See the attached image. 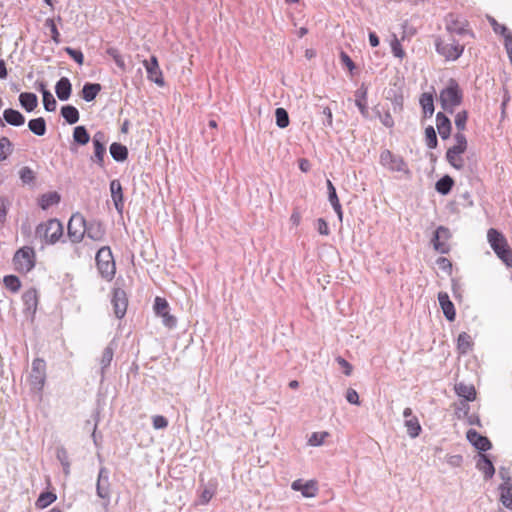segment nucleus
I'll return each mask as SVG.
<instances>
[{
    "label": "nucleus",
    "mask_w": 512,
    "mask_h": 512,
    "mask_svg": "<svg viewBox=\"0 0 512 512\" xmlns=\"http://www.w3.org/2000/svg\"><path fill=\"white\" fill-rule=\"evenodd\" d=\"M488 242L497 255L507 267H512V249L509 247L507 239L495 228H490L487 232Z\"/></svg>",
    "instance_id": "nucleus-1"
},
{
    "label": "nucleus",
    "mask_w": 512,
    "mask_h": 512,
    "mask_svg": "<svg viewBox=\"0 0 512 512\" xmlns=\"http://www.w3.org/2000/svg\"><path fill=\"white\" fill-rule=\"evenodd\" d=\"M95 260L101 276L107 281H111L116 273V265L110 247H101L96 253Z\"/></svg>",
    "instance_id": "nucleus-2"
},
{
    "label": "nucleus",
    "mask_w": 512,
    "mask_h": 512,
    "mask_svg": "<svg viewBox=\"0 0 512 512\" xmlns=\"http://www.w3.org/2000/svg\"><path fill=\"white\" fill-rule=\"evenodd\" d=\"M439 100L442 108L449 113H453L454 108L462 103L463 93L455 80H451L449 85L440 91Z\"/></svg>",
    "instance_id": "nucleus-3"
},
{
    "label": "nucleus",
    "mask_w": 512,
    "mask_h": 512,
    "mask_svg": "<svg viewBox=\"0 0 512 512\" xmlns=\"http://www.w3.org/2000/svg\"><path fill=\"white\" fill-rule=\"evenodd\" d=\"M35 234L47 244H55L63 235V225L58 219H49L36 227Z\"/></svg>",
    "instance_id": "nucleus-4"
},
{
    "label": "nucleus",
    "mask_w": 512,
    "mask_h": 512,
    "mask_svg": "<svg viewBox=\"0 0 512 512\" xmlns=\"http://www.w3.org/2000/svg\"><path fill=\"white\" fill-rule=\"evenodd\" d=\"M36 262V254L32 247L24 246L16 251L13 257L15 270L21 273L30 272Z\"/></svg>",
    "instance_id": "nucleus-5"
},
{
    "label": "nucleus",
    "mask_w": 512,
    "mask_h": 512,
    "mask_svg": "<svg viewBox=\"0 0 512 512\" xmlns=\"http://www.w3.org/2000/svg\"><path fill=\"white\" fill-rule=\"evenodd\" d=\"M85 226L86 219L81 213L77 212L71 216L67 225V235L71 243L78 244L84 239L87 231Z\"/></svg>",
    "instance_id": "nucleus-6"
},
{
    "label": "nucleus",
    "mask_w": 512,
    "mask_h": 512,
    "mask_svg": "<svg viewBox=\"0 0 512 512\" xmlns=\"http://www.w3.org/2000/svg\"><path fill=\"white\" fill-rule=\"evenodd\" d=\"M380 164L391 172H402L406 175L410 174L407 163L404 159L393 154L389 149H384L380 153Z\"/></svg>",
    "instance_id": "nucleus-7"
},
{
    "label": "nucleus",
    "mask_w": 512,
    "mask_h": 512,
    "mask_svg": "<svg viewBox=\"0 0 512 512\" xmlns=\"http://www.w3.org/2000/svg\"><path fill=\"white\" fill-rule=\"evenodd\" d=\"M435 48L437 53L444 57L446 61H455L464 52V45L459 44L456 40L451 43H444L440 37L435 39Z\"/></svg>",
    "instance_id": "nucleus-8"
},
{
    "label": "nucleus",
    "mask_w": 512,
    "mask_h": 512,
    "mask_svg": "<svg viewBox=\"0 0 512 512\" xmlns=\"http://www.w3.org/2000/svg\"><path fill=\"white\" fill-rule=\"evenodd\" d=\"M444 22L446 31L451 35L456 34L461 36L468 34L472 37L474 36L473 32L468 29L469 22L457 14L449 13L445 17Z\"/></svg>",
    "instance_id": "nucleus-9"
},
{
    "label": "nucleus",
    "mask_w": 512,
    "mask_h": 512,
    "mask_svg": "<svg viewBox=\"0 0 512 512\" xmlns=\"http://www.w3.org/2000/svg\"><path fill=\"white\" fill-rule=\"evenodd\" d=\"M46 380V363L41 358H36L32 362L31 373L29 376V381L31 386L40 391Z\"/></svg>",
    "instance_id": "nucleus-10"
},
{
    "label": "nucleus",
    "mask_w": 512,
    "mask_h": 512,
    "mask_svg": "<svg viewBox=\"0 0 512 512\" xmlns=\"http://www.w3.org/2000/svg\"><path fill=\"white\" fill-rule=\"evenodd\" d=\"M154 311L157 316L162 318L165 327L172 329L177 324V319L169 313V304L166 299L156 297L154 301Z\"/></svg>",
    "instance_id": "nucleus-11"
},
{
    "label": "nucleus",
    "mask_w": 512,
    "mask_h": 512,
    "mask_svg": "<svg viewBox=\"0 0 512 512\" xmlns=\"http://www.w3.org/2000/svg\"><path fill=\"white\" fill-rule=\"evenodd\" d=\"M451 237L450 230L445 226H439L432 238L433 247L441 254H447L450 251L448 240Z\"/></svg>",
    "instance_id": "nucleus-12"
},
{
    "label": "nucleus",
    "mask_w": 512,
    "mask_h": 512,
    "mask_svg": "<svg viewBox=\"0 0 512 512\" xmlns=\"http://www.w3.org/2000/svg\"><path fill=\"white\" fill-rule=\"evenodd\" d=\"M143 64L146 68L147 78L162 87L165 85V81L163 78V74L161 69L159 68L158 60L156 56H151L150 60H144Z\"/></svg>",
    "instance_id": "nucleus-13"
},
{
    "label": "nucleus",
    "mask_w": 512,
    "mask_h": 512,
    "mask_svg": "<svg viewBox=\"0 0 512 512\" xmlns=\"http://www.w3.org/2000/svg\"><path fill=\"white\" fill-rule=\"evenodd\" d=\"M111 303L114 308L115 316L118 319L123 318L126 314V310H127V306H128V298H127L126 292L123 289L115 288L113 290Z\"/></svg>",
    "instance_id": "nucleus-14"
},
{
    "label": "nucleus",
    "mask_w": 512,
    "mask_h": 512,
    "mask_svg": "<svg viewBox=\"0 0 512 512\" xmlns=\"http://www.w3.org/2000/svg\"><path fill=\"white\" fill-rule=\"evenodd\" d=\"M96 493L97 496L101 499L106 500L105 505H108L110 502V483L108 470L105 467H101L98 474L97 484H96Z\"/></svg>",
    "instance_id": "nucleus-15"
},
{
    "label": "nucleus",
    "mask_w": 512,
    "mask_h": 512,
    "mask_svg": "<svg viewBox=\"0 0 512 512\" xmlns=\"http://www.w3.org/2000/svg\"><path fill=\"white\" fill-rule=\"evenodd\" d=\"M85 228L87 231L85 232V235L95 241V242H102L105 240L106 236V229L103 225V223L99 220H91L89 222L86 221Z\"/></svg>",
    "instance_id": "nucleus-16"
},
{
    "label": "nucleus",
    "mask_w": 512,
    "mask_h": 512,
    "mask_svg": "<svg viewBox=\"0 0 512 512\" xmlns=\"http://www.w3.org/2000/svg\"><path fill=\"white\" fill-rule=\"evenodd\" d=\"M466 438L472 446L481 452L487 451L492 447L490 440L487 437L479 434L474 429H469L467 431Z\"/></svg>",
    "instance_id": "nucleus-17"
},
{
    "label": "nucleus",
    "mask_w": 512,
    "mask_h": 512,
    "mask_svg": "<svg viewBox=\"0 0 512 512\" xmlns=\"http://www.w3.org/2000/svg\"><path fill=\"white\" fill-rule=\"evenodd\" d=\"M291 488L294 491H300L305 498L315 497L318 491L317 482L314 480L303 482L301 479H297L292 482Z\"/></svg>",
    "instance_id": "nucleus-18"
},
{
    "label": "nucleus",
    "mask_w": 512,
    "mask_h": 512,
    "mask_svg": "<svg viewBox=\"0 0 512 512\" xmlns=\"http://www.w3.org/2000/svg\"><path fill=\"white\" fill-rule=\"evenodd\" d=\"M19 127L25 123V117L18 110L8 108L3 111V120H0V125L5 127V124Z\"/></svg>",
    "instance_id": "nucleus-19"
},
{
    "label": "nucleus",
    "mask_w": 512,
    "mask_h": 512,
    "mask_svg": "<svg viewBox=\"0 0 512 512\" xmlns=\"http://www.w3.org/2000/svg\"><path fill=\"white\" fill-rule=\"evenodd\" d=\"M24 303V311L31 315H34L38 306V293L35 288H30L25 291L22 295Z\"/></svg>",
    "instance_id": "nucleus-20"
},
{
    "label": "nucleus",
    "mask_w": 512,
    "mask_h": 512,
    "mask_svg": "<svg viewBox=\"0 0 512 512\" xmlns=\"http://www.w3.org/2000/svg\"><path fill=\"white\" fill-rule=\"evenodd\" d=\"M110 192L115 209L121 214L123 212L124 202L122 186L119 180L114 179L110 182Z\"/></svg>",
    "instance_id": "nucleus-21"
},
{
    "label": "nucleus",
    "mask_w": 512,
    "mask_h": 512,
    "mask_svg": "<svg viewBox=\"0 0 512 512\" xmlns=\"http://www.w3.org/2000/svg\"><path fill=\"white\" fill-rule=\"evenodd\" d=\"M438 301L446 319L448 321H453L456 317V312L454 304L451 302L448 294L445 292H439Z\"/></svg>",
    "instance_id": "nucleus-22"
},
{
    "label": "nucleus",
    "mask_w": 512,
    "mask_h": 512,
    "mask_svg": "<svg viewBox=\"0 0 512 512\" xmlns=\"http://www.w3.org/2000/svg\"><path fill=\"white\" fill-rule=\"evenodd\" d=\"M436 126L442 139L446 140L450 137L452 130L451 121L444 113L438 112L436 114Z\"/></svg>",
    "instance_id": "nucleus-23"
},
{
    "label": "nucleus",
    "mask_w": 512,
    "mask_h": 512,
    "mask_svg": "<svg viewBox=\"0 0 512 512\" xmlns=\"http://www.w3.org/2000/svg\"><path fill=\"white\" fill-rule=\"evenodd\" d=\"M55 92L61 101H66L70 98L72 92V84L67 77L60 78L55 85Z\"/></svg>",
    "instance_id": "nucleus-24"
},
{
    "label": "nucleus",
    "mask_w": 512,
    "mask_h": 512,
    "mask_svg": "<svg viewBox=\"0 0 512 512\" xmlns=\"http://www.w3.org/2000/svg\"><path fill=\"white\" fill-rule=\"evenodd\" d=\"M476 468L484 474L486 480L491 479L495 474V468L492 461L484 454L479 455Z\"/></svg>",
    "instance_id": "nucleus-25"
},
{
    "label": "nucleus",
    "mask_w": 512,
    "mask_h": 512,
    "mask_svg": "<svg viewBox=\"0 0 512 512\" xmlns=\"http://www.w3.org/2000/svg\"><path fill=\"white\" fill-rule=\"evenodd\" d=\"M511 478L507 477V481L499 485L500 501L507 509H512V484Z\"/></svg>",
    "instance_id": "nucleus-26"
},
{
    "label": "nucleus",
    "mask_w": 512,
    "mask_h": 512,
    "mask_svg": "<svg viewBox=\"0 0 512 512\" xmlns=\"http://www.w3.org/2000/svg\"><path fill=\"white\" fill-rule=\"evenodd\" d=\"M355 105L359 108L363 117H368L367 88L364 85L355 92Z\"/></svg>",
    "instance_id": "nucleus-27"
},
{
    "label": "nucleus",
    "mask_w": 512,
    "mask_h": 512,
    "mask_svg": "<svg viewBox=\"0 0 512 512\" xmlns=\"http://www.w3.org/2000/svg\"><path fill=\"white\" fill-rule=\"evenodd\" d=\"M455 392L459 397L464 398L466 401H474L476 398L475 387L463 382L455 385Z\"/></svg>",
    "instance_id": "nucleus-28"
},
{
    "label": "nucleus",
    "mask_w": 512,
    "mask_h": 512,
    "mask_svg": "<svg viewBox=\"0 0 512 512\" xmlns=\"http://www.w3.org/2000/svg\"><path fill=\"white\" fill-rule=\"evenodd\" d=\"M19 102L27 112H32L38 105V98L34 93L22 92L19 95Z\"/></svg>",
    "instance_id": "nucleus-29"
},
{
    "label": "nucleus",
    "mask_w": 512,
    "mask_h": 512,
    "mask_svg": "<svg viewBox=\"0 0 512 512\" xmlns=\"http://www.w3.org/2000/svg\"><path fill=\"white\" fill-rule=\"evenodd\" d=\"M111 157L117 162H124L128 158V149L125 145L113 142L109 148Z\"/></svg>",
    "instance_id": "nucleus-30"
},
{
    "label": "nucleus",
    "mask_w": 512,
    "mask_h": 512,
    "mask_svg": "<svg viewBox=\"0 0 512 512\" xmlns=\"http://www.w3.org/2000/svg\"><path fill=\"white\" fill-rule=\"evenodd\" d=\"M101 89L102 86L99 83H86L82 88V98L86 102H91L97 97Z\"/></svg>",
    "instance_id": "nucleus-31"
},
{
    "label": "nucleus",
    "mask_w": 512,
    "mask_h": 512,
    "mask_svg": "<svg viewBox=\"0 0 512 512\" xmlns=\"http://www.w3.org/2000/svg\"><path fill=\"white\" fill-rule=\"evenodd\" d=\"M419 102L422 107L424 117H431L434 113L433 95L431 93H423Z\"/></svg>",
    "instance_id": "nucleus-32"
},
{
    "label": "nucleus",
    "mask_w": 512,
    "mask_h": 512,
    "mask_svg": "<svg viewBox=\"0 0 512 512\" xmlns=\"http://www.w3.org/2000/svg\"><path fill=\"white\" fill-rule=\"evenodd\" d=\"M28 128L36 136H43L47 131L46 121L43 117L31 119L28 122Z\"/></svg>",
    "instance_id": "nucleus-33"
},
{
    "label": "nucleus",
    "mask_w": 512,
    "mask_h": 512,
    "mask_svg": "<svg viewBox=\"0 0 512 512\" xmlns=\"http://www.w3.org/2000/svg\"><path fill=\"white\" fill-rule=\"evenodd\" d=\"M61 115L65 121L72 125L79 121V111L72 105H66L61 108Z\"/></svg>",
    "instance_id": "nucleus-34"
},
{
    "label": "nucleus",
    "mask_w": 512,
    "mask_h": 512,
    "mask_svg": "<svg viewBox=\"0 0 512 512\" xmlns=\"http://www.w3.org/2000/svg\"><path fill=\"white\" fill-rule=\"evenodd\" d=\"M404 426L406 427L407 433L411 438L418 437L422 430L419 420L416 416H411V418L406 419L404 421Z\"/></svg>",
    "instance_id": "nucleus-35"
},
{
    "label": "nucleus",
    "mask_w": 512,
    "mask_h": 512,
    "mask_svg": "<svg viewBox=\"0 0 512 512\" xmlns=\"http://www.w3.org/2000/svg\"><path fill=\"white\" fill-rule=\"evenodd\" d=\"M453 185L454 180L450 176L445 175L436 182L435 189L438 193L447 195L451 191Z\"/></svg>",
    "instance_id": "nucleus-36"
},
{
    "label": "nucleus",
    "mask_w": 512,
    "mask_h": 512,
    "mask_svg": "<svg viewBox=\"0 0 512 512\" xmlns=\"http://www.w3.org/2000/svg\"><path fill=\"white\" fill-rule=\"evenodd\" d=\"M73 140L79 145H86L90 141V135L85 126H77L73 131Z\"/></svg>",
    "instance_id": "nucleus-37"
},
{
    "label": "nucleus",
    "mask_w": 512,
    "mask_h": 512,
    "mask_svg": "<svg viewBox=\"0 0 512 512\" xmlns=\"http://www.w3.org/2000/svg\"><path fill=\"white\" fill-rule=\"evenodd\" d=\"M457 348L462 354H465L472 349L471 336L468 333L461 332L458 335Z\"/></svg>",
    "instance_id": "nucleus-38"
},
{
    "label": "nucleus",
    "mask_w": 512,
    "mask_h": 512,
    "mask_svg": "<svg viewBox=\"0 0 512 512\" xmlns=\"http://www.w3.org/2000/svg\"><path fill=\"white\" fill-rule=\"evenodd\" d=\"M56 458L61 463L63 467V472L65 475H69L70 473V461L67 450L64 447H58L56 450Z\"/></svg>",
    "instance_id": "nucleus-39"
},
{
    "label": "nucleus",
    "mask_w": 512,
    "mask_h": 512,
    "mask_svg": "<svg viewBox=\"0 0 512 512\" xmlns=\"http://www.w3.org/2000/svg\"><path fill=\"white\" fill-rule=\"evenodd\" d=\"M57 499V496L52 492H42L35 502L39 509H44L52 504Z\"/></svg>",
    "instance_id": "nucleus-40"
},
{
    "label": "nucleus",
    "mask_w": 512,
    "mask_h": 512,
    "mask_svg": "<svg viewBox=\"0 0 512 512\" xmlns=\"http://www.w3.org/2000/svg\"><path fill=\"white\" fill-rule=\"evenodd\" d=\"M106 53L114 60L115 64L121 71H126L127 66L124 61L123 56L119 52V50L115 47H109L106 49Z\"/></svg>",
    "instance_id": "nucleus-41"
},
{
    "label": "nucleus",
    "mask_w": 512,
    "mask_h": 512,
    "mask_svg": "<svg viewBox=\"0 0 512 512\" xmlns=\"http://www.w3.org/2000/svg\"><path fill=\"white\" fill-rule=\"evenodd\" d=\"M13 152V143L6 136L0 137V161H4Z\"/></svg>",
    "instance_id": "nucleus-42"
},
{
    "label": "nucleus",
    "mask_w": 512,
    "mask_h": 512,
    "mask_svg": "<svg viewBox=\"0 0 512 512\" xmlns=\"http://www.w3.org/2000/svg\"><path fill=\"white\" fill-rule=\"evenodd\" d=\"M94 154L90 157L92 162H95L99 167H104V156L106 154V147L104 144L93 145Z\"/></svg>",
    "instance_id": "nucleus-43"
},
{
    "label": "nucleus",
    "mask_w": 512,
    "mask_h": 512,
    "mask_svg": "<svg viewBox=\"0 0 512 512\" xmlns=\"http://www.w3.org/2000/svg\"><path fill=\"white\" fill-rule=\"evenodd\" d=\"M3 283L6 289L10 290L13 293L18 292L21 287L20 279L15 275L5 276L3 279Z\"/></svg>",
    "instance_id": "nucleus-44"
},
{
    "label": "nucleus",
    "mask_w": 512,
    "mask_h": 512,
    "mask_svg": "<svg viewBox=\"0 0 512 512\" xmlns=\"http://www.w3.org/2000/svg\"><path fill=\"white\" fill-rule=\"evenodd\" d=\"M60 202V195L57 192H50L43 194L41 197V207L43 209L48 208L49 206L58 204Z\"/></svg>",
    "instance_id": "nucleus-45"
},
{
    "label": "nucleus",
    "mask_w": 512,
    "mask_h": 512,
    "mask_svg": "<svg viewBox=\"0 0 512 512\" xmlns=\"http://www.w3.org/2000/svg\"><path fill=\"white\" fill-rule=\"evenodd\" d=\"M276 125L283 129L289 125V115L284 108H277L275 111Z\"/></svg>",
    "instance_id": "nucleus-46"
},
{
    "label": "nucleus",
    "mask_w": 512,
    "mask_h": 512,
    "mask_svg": "<svg viewBox=\"0 0 512 512\" xmlns=\"http://www.w3.org/2000/svg\"><path fill=\"white\" fill-rule=\"evenodd\" d=\"M425 138L427 147L430 149H435L438 144L436 131L433 126H428L425 128Z\"/></svg>",
    "instance_id": "nucleus-47"
},
{
    "label": "nucleus",
    "mask_w": 512,
    "mask_h": 512,
    "mask_svg": "<svg viewBox=\"0 0 512 512\" xmlns=\"http://www.w3.org/2000/svg\"><path fill=\"white\" fill-rule=\"evenodd\" d=\"M44 109L47 112H54L56 110L57 102L50 91H44L42 94Z\"/></svg>",
    "instance_id": "nucleus-48"
},
{
    "label": "nucleus",
    "mask_w": 512,
    "mask_h": 512,
    "mask_svg": "<svg viewBox=\"0 0 512 512\" xmlns=\"http://www.w3.org/2000/svg\"><path fill=\"white\" fill-rule=\"evenodd\" d=\"M114 350L111 346H107L102 354V357L100 359L101 364V371L104 373V370L111 364V361L113 359Z\"/></svg>",
    "instance_id": "nucleus-49"
},
{
    "label": "nucleus",
    "mask_w": 512,
    "mask_h": 512,
    "mask_svg": "<svg viewBox=\"0 0 512 512\" xmlns=\"http://www.w3.org/2000/svg\"><path fill=\"white\" fill-rule=\"evenodd\" d=\"M19 176L24 184H31L35 180L34 171L28 166H24L20 169Z\"/></svg>",
    "instance_id": "nucleus-50"
},
{
    "label": "nucleus",
    "mask_w": 512,
    "mask_h": 512,
    "mask_svg": "<svg viewBox=\"0 0 512 512\" xmlns=\"http://www.w3.org/2000/svg\"><path fill=\"white\" fill-rule=\"evenodd\" d=\"M468 113L466 110L458 112L455 116V126L458 131L463 132L466 128Z\"/></svg>",
    "instance_id": "nucleus-51"
},
{
    "label": "nucleus",
    "mask_w": 512,
    "mask_h": 512,
    "mask_svg": "<svg viewBox=\"0 0 512 512\" xmlns=\"http://www.w3.org/2000/svg\"><path fill=\"white\" fill-rule=\"evenodd\" d=\"M446 159L449 162V164L457 170H461L464 167V161L462 157H460V155H456L447 151Z\"/></svg>",
    "instance_id": "nucleus-52"
},
{
    "label": "nucleus",
    "mask_w": 512,
    "mask_h": 512,
    "mask_svg": "<svg viewBox=\"0 0 512 512\" xmlns=\"http://www.w3.org/2000/svg\"><path fill=\"white\" fill-rule=\"evenodd\" d=\"M45 26L48 27L51 31L52 40L58 44L60 42V33L56 27V24L52 18H48L45 20Z\"/></svg>",
    "instance_id": "nucleus-53"
},
{
    "label": "nucleus",
    "mask_w": 512,
    "mask_h": 512,
    "mask_svg": "<svg viewBox=\"0 0 512 512\" xmlns=\"http://www.w3.org/2000/svg\"><path fill=\"white\" fill-rule=\"evenodd\" d=\"M329 434L327 432H321V433H318V432H314L312 433V435L310 436L309 440H308V443L311 445V446H320L323 444L325 438L328 436Z\"/></svg>",
    "instance_id": "nucleus-54"
},
{
    "label": "nucleus",
    "mask_w": 512,
    "mask_h": 512,
    "mask_svg": "<svg viewBox=\"0 0 512 512\" xmlns=\"http://www.w3.org/2000/svg\"><path fill=\"white\" fill-rule=\"evenodd\" d=\"M64 51L79 65H82L84 62V55L82 51L76 50L71 47H66Z\"/></svg>",
    "instance_id": "nucleus-55"
},
{
    "label": "nucleus",
    "mask_w": 512,
    "mask_h": 512,
    "mask_svg": "<svg viewBox=\"0 0 512 512\" xmlns=\"http://www.w3.org/2000/svg\"><path fill=\"white\" fill-rule=\"evenodd\" d=\"M391 50L395 57L400 59L404 58L405 52L400 41L396 37L391 41Z\"/></svg>",
    "instance_id": "nucleus-56"
},
{
    "label": "nucleus",
    "mask_w": 512,
    "mask_h": 512,
    "mask_svg": "<svg viewBox=\"0 0 512 512\" xmlns=\"http://www.w3.org/2000/svg\"><path fill=\"white\" fill-rule=\"evenodd\" d=\"M346 400L353 405H360L359 395L353 388H349L346 391Z\"/></svg>",
    "instance_id": "nucleus-57"
},
{
    "label": "nucleus",
    "mask_w": 512,
    "mask_h": 512,
    "mask_svg": "<svg viewBox=\"0 0 512 512\" xmlns=\"http://www.w3.org/2000/svg\"><path fill=\"white\" fill-rule=\"evenodd\" d=\"M327 189H328V200L330 204L340 202L336 193V189L330 180H327Z\"/></svg>",
    "instance_id": "nucleus-58"
},
{
    "label": "nucleus",
    "mask_w": 512,
    "mask_h": 512,
    "mask_svg": "<svg viewBox=\"0 0 512 512\" xmlns=\"http://www.w3.org/2000/svg\"><path fill=\"white\" fill-rule=\"evenodd\" d=\"M446 462L451 466V467H460L463 463V457L462 455L460 454H456V455H447L446 457Z\"/></svg>",
    "instance_id": "nucleus-59"
},
{
    "label": "nucleus",
    "mask_w": 512,
    "mask_h": 512,
    "mask_svg": "<svg viewBox=\"0 0 512 512\" xmlns=\"http://www.w3.org/2000/svg\"><path fill=\"white\" fill-rule=\"evenodd\" d=\"M336 362L340 365V367H342L344 369V374L346 376H350L351 375L353 367H352V365L347 360H345L341 356H338L336 358Z\"/></svg>",
    "instance_id": "nucleus-60"
},
{
    "label": "nucleus",
    "mask_w": 512,
    "mask_h": 512,
    "mask_svg": "<svg viewBox=\"0 0 512 512\" xmlns=\"http://www.w3.org/2000/svg\"><path fill=\"white\" fill-rule=\"evenodd\" d=\"M168 426V421L164 416L156 415L153 417V427L155 429H164Z\"/></svg>",
    "instance_id": "nucleus-61"
},
{
    "label": "nucleus",
    "mask_w": 512,
    "mask_h": 512,
    "mask_svg": "<svg viewBox=\"0 0 512 512\" xmlns=\"http://www.w3.org/2000/svg\"><path fill=\"white\" fill-rule=\"evenodd\" d=\"M340 59H341V62L347 66V68L349 69V71H353L355 69V64L354 62L352 61V59L349 57V55L344 52V51H341L340 52Z\"/></svg>",
    "instance_id": "nucleus-62"
},
{
    "label": "nucleus",
    "mask_w": 512,
    "mask_h": 512,
    "mask_svg": "<svg viewBox=\"0 0 512 512\" xmlns=\"http://www.w3.org/2000/svg\"><path fill=\"white\" fill-rule=\"evenodd\" d=\"M317 229H318V232L321 235L327 236V235L330 234V230H329L328 224H327V222L323 218H319L317 220Z\"/></svg>",
    "instance_id": "nucleus-63"
},
{
    "label": "nucleus",
    "mask_w": 512,
    "mask_h": 512,
    "mask_svg": "<svg viewBox=\"0 0 512 512\" xmlns=\"http://www.w3.org/2000/svg\"><path fill=\"white\" fill-rule=\"evenodd\" d=\"M437 265L439 266L440 269H442L444 271L451 272V270H452V263L450 262L449 259H447L445 257L438 258Z\"/></svg>",
    "instance_id": "nucleus-64"
}]
</instances>
